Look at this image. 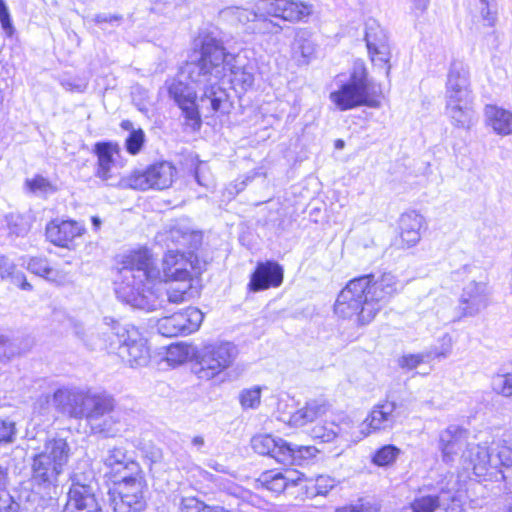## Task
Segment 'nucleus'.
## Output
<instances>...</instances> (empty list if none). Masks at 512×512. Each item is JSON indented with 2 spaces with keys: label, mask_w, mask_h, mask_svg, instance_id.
Returning <instances> with one entry per match:
<instances>
[{
  "label": "nucleus",
  "mask_w": 512,
  "mask_h": 512,
  "mask_svg": "<svg viewBox=\"0 0 512 512\" xmlns=\"http://www.w3.org/2000/svg\"><path fill=\"white\" fill-rule=\"evenodd\" d=\"M199 57L188 61L168 85L170 97L178 104L185 118V125L192 131L200 129L201 117L196 104L197 92L202 90L199 102L209 112L226 113L230 109L229 95L220 85L229 69L230 82L243 91L255 81V66L240 55L227 53L220 39L211 33L199 36Z\"/></svg>",
  "instance_id": "nucleus-1"
},
{
  "label": "nucleus",
  "mask_w": 512,
  "mask_h": 512,
  "mask_svg": "<svg viewBox=\"0 0 512 512\" xmlns=\"http://www.w3.org/2000/svg\"><path fill=\"white\" fill-rule=\"evenodd\" d=\"M398 290L399 281L389 272L356 277L338 294L334 312L343 319H354L359 325H367Z\"/></svg>",
  "instance_id": "nucleus-2"
},
{
  "label": "nucleus",
  "mask_w": 512,
  "mask_h": 512,
  "mask_svg": "<svg viewBox=\"0 0 512 512\" xmlns=\"http://www.w3.org/2000/svg\"><path fill=\"white\" fill-rule=\"evenodd\" d=\"M53 402L61 413L71 418L85 419L97 432L106 430L104 426L98 424V421L109 414L114 407L111 397L76 386L57 389L53 394Z\"/></svg>",
  "instance_id": "nucleus-3"
},
{
  "label": "nucleus",
  "mask_w": 512,
  "mask_h": 512,
  "mask_svg": "<svg viewBox=\"0 0 512 512\" xmlns=\"http://www.w3.org/2000/svg\"><path fill=\"white\" fill-rule=\"evenodd\" d=\"M380 91L367 75L363 65H355L346 82L330 93L331 102L341 111L359 106L377 108L380 106Z\"/></svg>",
  "instance_id": "nucleus-4"
},
{
  "label": "nucleus",
  "mask_w": 512,
  "mask_h": 512,
  "mask_svg": "<svg viewBox=\"0 0 512 512\" xmlns=\"http://www.w3.org/2000/svg\"><path fill=\"white\" fill-rule=\"evenodd\" d=\"M130 272H133V290L130 292V306L140 310H154L155 296L153 282L161 278V271L155 266L148 250L130 252Z\"/></svg>",
  "instance_id": "nucleus-5"
},
{
  "label": "nucleus",
  "mask_w": 512,
  "mask_h": 512,
  "mask_svg": "<svg viewBox=\"0 0 512 512\" xmlns=\"http://www.w3.org/2000/svg\"><path fill=\"white\" fill-rule=\"evenodd\" d=\"M70 454L71 449L66 439L55 437L46 440L43 449L33 457V480L44 487H55Z\"/></svg>",
  "instance_id": "nucleus-6"
},
{
  "label": "nucleus",
  "mask_w": 512,
  "mask_h": 512,
  "mask_svg": "<svg viewBox=\"0 0 512 512\" xmlns=\"http://www.w3.org/2000/svg\"><path fill=\"white\" fill-rule=\"evenodd\" d=\"M237 356V346L232 342L205 344L194 353L193 372L201 380H211L230 368Z\"/></svg>",
  "instance_id": "nucleus-7"
},
{
  "label": "nucleus",
  "mask_w": 512,
  "mask_h": 512,
  "mask_svg": "<svg viewBox=\"0 0 512 512\" xmlns=\"http://www.w3.org/2000/svg\"><path fill=\"white\" fill-rule=\"evenodd\" d=\"M251 446L256 453L270 456L284 465H301L303 460L313 457L316 452L312 446L292 445L270 434L255 435L251 439Z\"/></svg>",
  "instance_id": "nucleus-8"
},
{
  "label": "nucleus",
  "mask_w": 512,
  "mask_h": 512,
  "mask_svg": "<svg viewBox=\"0 0 512 512\" xmlns=\"http://www.w3.org/2000/svg\"><path fill=\"white\" fill-rule=\"evenodd\" d=\"M492 288L487 276L471 280L463 288L459 298V311L463 317H473L486 309L490 303Z\"/></svg>",
  "instance_id": "nucleus-9"
},
{
  "label": "nucleus",
  "mask_w": 512,
  "mask_h": 512,
  "mask_svg": "<svg viewBox=\"0 0 512 512\" xmlns=\"http://www.w3.org/2000/svg\"><path fill=\"white\" fill-rule=\"evenodd\" d=\"M195 265L190 258L185 259L177 253H166L162 261V274L165 281H172L171 286L190 297L194 296L192 277L188 268Z\"/></svg>",
  "instance_id": "nucleus-10"
},
{
  "label": "nucleus",
  "mask_w": 512,
  "mask_h": 512,
  "mask_svg": "<svg viewBox=\"0 0 512 512\" xmlns=\"http://www.w3.org/2000/svg\"><path fill=\"white\" fill-rule=\"evenodd\" d=\"M203 318V313L199 309L189 307L183 312L159 319L157 328L165 337L188 335L199 329Z\"/></svg>",
  "instance_id": "nucleus-11"
},
{
  "label": "nucleus",
  "mask_w": 512,
  "mask_h": 512,
  "mask_svg": "<svg viewBox=\"0 0 512 512\" xmlns=\"http://www.w3.org/2000/svg\"><path fill=\"white\" fill-rule=\"evenodd\" d=\"M110 467V480L112 486L109 488L110 505L113 512H128L125 490L128 485V463L123 459L119 460L116 452L107 459Z\"/></svg>",
  "instance_id": "nucleus-12"
},
{
  "label": "nucleus",
  "mask_w": 512,
  "mask_h": 512,
  "mask_svg": "<svg viewBox=\"0 0 512 512\" xmlns=\"http://www.w3.org/2000/svg\"><path fill=\"white\" fill-rule=\"evenodd\" d=\"M174 171V167L168 162L152 165L144 171H134L130 175V188L140 190L166 189L173 182Z\"/></svg>",
  "instance_id": "nucleus-13"
},
{
  "label": "nucleus",
  "mask_w": 512,
  "mask_h": 512,
  "mask_svg": "<svg viewBox=\"0 0 512 512\" xmlns=\"http://www.w3.org/2000/svg\"><path fill=\"white\" fill-rule=\"evenodd\" d=\"M258 10L288 22L303 21L313 12L312 5L297 0H260Z\"/></svg>",
  "instance_id": "nucleus-14"
},
{
  "label": "nucleus",
  "mask_w": 512,
  "mask_h": 512,
  "mask_svg": "<svg viewBox=\"0 0 512 512\" xmlns=\"http://www.w3.org/2000/svg\"><path fill=\"white\" fill-rule=\"evenodd\" d=\"M472 438L470 432L459 425L452 424L442 430L438 439L442 460L447 464L454 462L459 453H463L467 448Z\"/></svg>",
  "instance_id": "nucleus-15"
},
{
  "label": "nucleus",
  "mask_w": 512,
  "mask_h": 512,
  "mask_svg": "<svg viewBox=\"0 0 512 512\" xmlns=\"http://www.w3.org/2000/svg\"><path fill=\"white\" fill-rule=\"evenodd\" d=\"M94 153L97 155L96 176L103 181L114 185L119 176V169L122 167L118 162L119 146L114 142H97L94 145Z\"/></svg>",
  "instance_id": "nucleus-16"
},
{
  "label": "nucleus",
  "mask_w": 512,
  "mask_h": 512,
  "mask_svg": "<svg viewBox=\"0 0 512 512\" xmlns=\"http://www.w3.org/2000/svg\"><path fill=\"white\" fill-rule=\"evenodd\" d=\"M365 41L371 61L374 65L384 67L390 60V46L386 32L376 20L369 19L366 22Z\"/></svg>",
  "instance_id": "nucleus-17"
},
{
  "label": "nucleus",
  "mask_w": 512,
  "mask_h": 512,
  "mask_svg": "<svg viewBox=\"0 0 512 512\" xmlns=\"http://www.w3.org/2000/svg\"><path fill=\"white\" fill-rule=\"evenodd\" d=\"M166 241L176 246L175 250L169 249L167 253H177L185 259L191 257L195 263L197 257L194 252L202 244V233L192 230L186 225H175L168 231Z\"/></svg>",
  "instance_id": "nucleus-18"
},
{
  "label": "nucleus",
  "mask_w": 512,
  "mask_h": 512,
  "mask_svg": "<svg viewBox=\"0 0 512 512\" xmlns=\"http://www.w3.org/2000/svg\"><path fill=\"white\" fill-rule=\"evenodd\" d=\"M398 420L397 404L384 401L375 405L362 423L361 439L371 432L392 429Z\"/></svg>",
  "instance_id": "nucleus-19"
},
{
  "label": "nucleus",
  "mask_w": 512,
  "mask_h": 512,
  "mask_svg": "<svg viewBox=\"0 0 512 512\" xmlns=\"http://www.w3.org/2000/svg\"><path fill=\"white\" fill-rule=\"evenodd\" d=\"M473 439L470 440L467 448L461 454V459L464 464L473 469L476 476L482 477L488 474L490 470L495 469L496 459L487 443H475Z\"/></svg>",
  "instance_id": "nucleus-20"
},
{
  "label": "nucleus",
  "mask_w": 512,
  "mask_h": 512,
  "mask_svg": "<svg viewBox=\"0 0 512 512\" xmlns=\"http://www.w3.org/2000/svg\"><path fill=\"white\" fill-rule=\"evenodd\" d=\"M85 232V227L74 220H51L46 225V237L54 245L70 248L75 238Z\"/></svg>",
  "instance_id": "nucleus-21"
},
{
  "label": "nucleus",
  "mask_w": 512,
  "mask_h": 512,
  "mask_svg": "<svg viewBox=\"0 0 512 512\" xmlns=\"http://www.w3.org/2000/svg\"><path fill=\"white\" fill-rule=\"evenodd\" d=\"M63 512H101L93 488L73 480Z\"/></svg>",
  "instance_id": "nucleus-22"
},
{
  "label": "nucleus",
  "mask_w": 512,
  "mask_h": 512,
  "mask_svg": "<svg viewBox=\"0 0 512 512\" xmlns=\"http://www.w3.org/2000/svg\"><path fill=\"white\" fill-rule=\"evenodd\" d=\"M283 282V268L274 261L258 263L255 271L252 273L249 289L253 292L278 287Z\"/></svg>",
  "instance_id": "nucleus-23"
},
{
  "label": "nucleus",
  "mask_w": 512,
  "mask_h": 512,
  "mask_svg": "<svg viewBox=\"0 0 512 512\" xmlns=\"http://www.w3.org/2000/svg\"><path fill=\"white\" fill-rule=\"evenodd\" d=\"M446 100H472L469 73L461 63H453L446 82Z\"/></svg>",
  "instance_id": "nucleus-24"
},
{
  "label": "nucleus",
  "mask_w": 512,
  "mask_h": 512,
  "mask_svg": "<svg viewBox=\"0 0 512 512\" xmlns=\"http://www.w3.org/2000/svg\"><path fill=\"white\" fill-rule=\"evenodd\" d=\"M303 481L304 474L296 470H285L284 472L265 471L257 480L260 486L275 495L281 494L290 486H299Z\"/></svg>",
  "instance_id": "nucleus-25"
},
{
  "label": "nucleus",
  "mask_w": 512,
  "mask_h": 512,
  "mask_svg": "<svg viewBox=\"0 0 512 512\" xmlns=\"http://www.w3.org/2000/svg\"><path fill=\"white\" fill-rule=\"evenodd\" d=\"M351 428L352 425L349 421H344L341 424L325 421L314 425L310 430V436L323 443H329L334 440L345 443L361 440V437L354 436V433L349 432V429Z\"/></svg>",
  "instance_id": "nucleus-26"
},
{
  "label": "nucleus",
  "mask_w": 512,
  "mask_h": 512,
  "mask_svg": "<svg viewBox=\"0 0 512 512\" xmlns=\"http://www.w3.org/2000/svg\"><path fill=\"white\" fill-rule=\"evenodd\" d=\"M440 348L431 347L430 349L417 354H404L398 358L397 364L400 368L411 371L419 367L421 364L429 363L435 358H446L451 353L452 339L451 336L445 334L442 339Z\"/></svg>",
  "instance_id": "nucleus-27"
},
{
  "label": "nucleus",
  "mask_w": 512,
  "mask_h": 512,
  "mask_svg": "<svg viewBox=\"0 0 512 512\" xmlns=\"http://www.w3.org/2000/svg\"><path fill=\"white\" fill-rule=\"evenodd\" d=\"M424 218L416 211L403 213L399 220L400 236L407 247L415 246L421 239Z\"/></svg>",
  "instance_id": "nucleus-28"
},
{
  "label": "nucleus",
  "mask_w": 512,
  "mask_h": 512,
  "mask_svg": "<svg viewBox=\"0 0 512 512\" xmlns=\"http://www.w3.org/2000/svg\"><path fill=\"white\" fill-rule=\"evenodd\" d=\"M27 269L31 273L59 286L68 282V274L62 269L52 267L44 257L30 258L27 262Z\"/></svg>",
  "instance_id": "nucleus-29"
},
{
  "label": "nucleus",
  "mask_w": 512,
  "mask_h": 512,
  "mask_svg": "<svg viewBox=\"0 0 512 512\" xmlns=\"http://www.w3.org/2000/svg\"><path fill=\"white\" fill-rule=\"evenodd\" d=\"M328 411V405L321 400H310L305 406L295 411L289 419V424L293 427H303L309 423L315 422L324 416Z\"/></svg>",
  "instance_id": "nucleus-30"
},
{
  "label": "nucleus",
  "mask_w": 512,
  "mask_h": 512,
  "mask_svg": "<svg viewBox=\"0 0 512 512\" xmlns=\"http://www.w3.org/2000/svg\"><path fill=\"white\" fill-rule=\"evenodd\" d=\"M148 340L139 328H130V367L146 366L150 361Z\"/></svg>",
  "instance_id": "nucleus-31"
},
{
  "label": "nucleus",
  "mask_w": 512,
  "mask_h": 512,
  "mask_svg": "<svg viewBox=\"0 0 512 512\" xmlns=\"http://www.w3.org/2000/svg\"><path fill=\"white\" fill-rule=\"evenodd\" d=\"M127 274L128 254L124 252L115 257L110 274L115 294L124 303L128 302Z\"/></svg>",
  "instance_id": "nucleus-32"
},
{
  "label": "nucleus",
  "mask_w": 512,
  "mask_h": 512,
  "mask_svg": "<svg viewBox=\"0 0 512 512\" xmlns=\"http://www.w3.org/2000/svg\"><path fill=\"white\" fill-rule=\"evenodd\" d=\"M486 123L501 136L512 135V112L503 108L487 105L485 107Z\"/></svg>",
  "instance_id": "nucleus-33"
},
{
  "label": "nucleus",
  "mask_w": 512,
  "mask_h": 512,
  "mask_svg": "<svg viewBox=\"0 0 512 512\" xmlns=\"http://www.w3.org/2000/svg\"><path fill=\"white\" fill-rule=\"evenodd\" d=\"M471 103L472 100H465V102L446 100V113L454 126L469 128L473 115Z\"/></svg>",
  "instance_id": "nucleus-34"
},
{
  "label": "nucleus",
  "mask_w": 512,
  "mask_h": 512,
  "mask_svg": "<svg viewBox=\"0 0 512 512\" xmlns=\"http://www.w3.org/2000/svg\"><path fill=\"white\" fill-rule=\"evenodd\" d=\"M146 490L147 484L142 475L130 476V512H141L146 508Z\"/></svg>",
  "instance_id": "nucleus-35"
},
{
  "label": "nucleus",
  "mask_w": 512,
  "mask_h": 512,
  "mask_svg": "<svg viewBox=\"0 0 512 512\" xmlns=\"http://www.w3.org/2000/svg\"><path fill=\"white\" fill-rule=\"evenodd\" d=\"M0 277L3 280L9 279L22 290H32V285L27 281L25 274L17 271L15 264L3 255H0Z\"/></svg>",
  "instance_id": "nucleus-36"
},
{
  "label": "nucleus",
  "mask_w": 512,
  "mask_h": 512,
  "mask_svg": "<svg viewBox=\"0 0 512 512\" xmlns=\"http://www.w3.org/2000/svg\"><path fill=\"white\" fill-rule=\"evenodd\" d=\"M493 444L495 447L492 448V451L496 452L495 470L500 466L512 467V435L506 433L503 438L498 439Z\"/></svg>",
  "instance_id": "nucleus-37"
},
{
  "label": "nucleus",
  "mask_w": 512,
  "mask_h": 512,
  "mask_svg": "<svg viewBox=\"0 0 512 512\" xmlns=\"http://www.w3.org/2000/svg\"><path fill=\"white\" fill-rule=\"evenodd\" d=\"M314 52V43L305 37L304 32L297 33L292 45V53L298 63L301 65L308 64L312 59Z\"/></svg>",
  "instance_id": "nucleus-38"
},
{
  "label": "nucleus",
  "mask_w": 512,
  "mask_h": 512,
  "mask_svg": "<svg viewBox=\"0 0 512 512\" xmlns=\"http://www.w3.org/2000/svg\"><path fill=\"white\" fill-rule=\"evenodd\" d=\"M222 15L229 21L242 25H245L251 21H256L258 17L261 18L264 16L262 11L258 10V3L256 4L255 10L253 11L240 7H227L222 10Z\"/></svg>",
  "instance_id": "nucleus-39"
},
{
  "label": "nucleus",
  "mask_w": 512,
  "mask_h": 512,
  "mask_svg": "<svg viewBox=\"0 0 512 512\" xmlns=\"http://www.w3.org/2000/svg\"><path fill=\"white\" fill-rule=\"evenodd\" d=\"M401 450L392 444H387L377 449L372 456V463L378 467H388L395 463Z\"/></svg>",
  "instance_id": "nucleus-40"
},
{
  "label": "nucleus",
  "mask_w": 512,
  "mask_h": 512,
  "mask_svg": "<svg viewBox=\"0 0 512 512\" xmlns=\"http://www.w3.org/2000/svg\"><path fill=\"white\" fill-rule=\"evenodd\" d=\"M336 485V481L327 475H320L316 478L314 484L310 487L305 485L307 495L315 497L317 495H327Z\"/></svg>",
  "instance_id": "nucleus-41"
},
{
  "label": "nucleus",
  "mask_w": 512,
  "mask_h": 512,
  "mask_svg": "<svg viewBox=\"0 0 512 512\" xmlns=\"http://www.w3.org/2000/svg\"><path fill=\"white\" fill-rule=\"evenodd\" d=\"M219 506H210L195 497L182 498L177 512H217Z\"/></svg>",
  "instance_id": "nucleus-42"
},
{
  "label": "nucleus",
  "mask_w": 512,
  "mask_h": 512,
  "mask_svg": "<svg viewBox=\"0 0 512 512\" xmlns=\"http://www.w3.org/2000/svg\"><path fill=\"white\" fill-rule=\"evenodd\" d=\"M380 505L370 499L360 498L354 503L338 507L336 512H379Z\"/></svg>",
  "instance_id": "nucleus-43"
},
{
  "label": "nucleus",
  "mask_w": 512,
  "mask_h": 512,
  "mask_svg": "<svg viewBox=\"0 0 512 512\" xmlns=\"http://www.w3.org/2000/svg\"><path fill=\"white\" fill-rule=\"evenodd\" d=\"M18 355L17 348L9 336L0 332V365H6Z\"/></svg>",
  "instance_id": "nucleus-44"
},
{
  "label": "nucleus",
  "mask_w": 512,
  "mask_h": 512,
  "mask_svg": "<svg viewBox=\"0 0 512 512\" xmlns=\"http://www.w3.org/2000/svg\"><path fill=\"white\" fill-rule=\"evenodd\" d=\"M26 186L31 192L38 195H46L56 191V188L49 180L39 175L26 180Z\"/></svg>",
  "instance_id": "nucleus-45"
},
{
  "label": "nucleus",
  "mask_w": 512,
  "mask_h": 512,
  "mask_svg": "<svg viewBox=\"0 0 512 512\" xmlns=\"http://www.w3.org/2000/svg\"><path fill=\"white\" fill-rule=\"evenodd\" d=\"M16 437V423L8 418H0V445L12 444Z\"/></svg>",
  "instance_id": "nucleus-46"
},
{
  "label": "nucleus",
  "mask_w": 512,
  "mask_h": 512,
  "mask_svg": "<svg viewBox=\"0 0 512 512\" xmlns=\"http://www.w3.org/2000/svg\"><path fill=\"white\" fill-rule=\"evenodd\" d=\"M439 507V497L427 495L416 498L412 503L413 512H434Z\"/></svg>",
  "instance_id": "nucleus-47"
},
{
  "label": "nucleus",
  "mask_w": 512,
  "mask_h": 512,
  "mask_svg": "<svg viewBox=\"0 0 512 512\" xmlns=\"http://www.w3.org/2000/svg\"><path fill=\"white\" fill-rule=\"evenodd\" d=\"M261 388L256 386L243 390L240 394V403L244 409H255L260 405Z\"/></svg>",
  "instance_id": "nucleus-48"
},
{
  "label": "nucleus",
  "mask_w": 512,
  "mask_h": 512,
  "mask_svg": "<svg viewBox=\"0 0 512 512\" xmlns=\"http://www.w3.org/2000/svg\"><path fill=\"white\" fill-rule=\"evenodd\" d=\"M493 390L503 396L512 395V373L497 375L492 381Z\"/></svg>",
  "instance_id": "nucleus-49"
},
{
  "label": "nucleus",
  "mask_w": 512,
  "mask_h": 512,
  "mask_svg": "<svg viewBox=\"0 0 512 512\" xmlns=\"http://www.w3.org/2000/svg\"><path fill=\"white\" fill-rule=\"evenodd\" d=\"M146 141L145 133L142 129H134L130 123V155L138 154Z\"/></svg>",
  "instance_id": "nucleus-50"
},
{
  "label": "nucleus",
  "mask_w": 512,
  "mask_h": 512,
  "mask_svg": "<svg viewBox=\"0 0 512 512\" xmlns=\"http://www.w3.org/2000/svg\"><path fill=\"white\" fill-rule=\"evenodd\" d=\"M474 5H480V15L486 26H492L495 21V13L492 11L493 0H471Z\"/></svg>",
  "instance_id": "nucleus-51"
},
{
  "label": "nucleus",
  "mask_w": 512,
  "mask_h": 512,
  "mask_svg": "<svg viewBox=\"0 0 512 512\" xmlns=\"http://www.w3.org/2000/svg\"><path fill=\"white\" fill-rule=\"evenodd\" d=\"M262 13L264 16L257 18L259 24L257 25L256 29L258 32L263 34H279L282 31V27L278 23L268 19L267 17L269 15L266 14L265 11H262Z\"/></svg>",
  "instance_id": "nucleus-52"
},
{
  "label": "nucleus",
  "mask_w": 512,
  "mask_h": 512,
  "mask_svg": "<svg viewBox=\"0 0 512 512\" xmlns=\"http://www.w3.org/2000/svg\"><path fill=\"white\" fill-rule=\"evenodd\" d=\"M0 24L8 36L14 32V26L11 20L9 9L4 0H0Z\"/></svg>",
  "instance_id": "nucleus-53"
},
{
  "label": "nucleus",
  "mask_w": 512,
  "mask_h": 512,
  "mask_svg": "<svg viewBox=\"0 0 512 512\" xmlns=\"http://www.w3.org/2000/svg\"><path fill=\"white\" fill-rule=\"evenodd\" d=\"M188 356L186 347L180 345H171L167 351V360L174 363H182Z\"/></svg>",
  "instance_id": "nucleus-54"
},
{
  "label": "nucleus",
  "mask_w": 512,
  "mask_h": 512,
  "mask_svg": "<svg viewBox=\"0 0 512 512\" xmlns=\"http://www.w3.org/2000/svg\"><path fill=\"white\" fill-rule=\"evenodd\" d=\"M0 512H18V504L8 491H2L0 494Z\"/></svg>",
  "instance_id": "nucleus-55"
},
{
  "label": "nucleus",
  "mask_w": 512,
  "mask_h": 512,
  "mask_svg": "<svg viewBox=\"0 0 512 512\" xmlns=\"http://www.w3.org/2000/svg\"><path fill=\"white\" fill-rule=\"evenodd\" d=\"M61 84L67 91L71 92L82 93L87 88V82L79 79H64Z\"/></svg>",
  "instance_id": "nucleus-56"
},
{
  "label": "nucleus",
  "mask_w": 512,
  "mask_h": 512,
  "mask_svg": "<svg viewBox=\"0 0 512 512\" xmlns=\"http://www.w3.org/2000/svg\"><path fill=\"white\" fill-rule=\"evenodd\" d=\"M184 290L176 289L173 286H170L168 289V301L170 303L180 304L186 301H189L192 297L183 293Z\"/></svg>",
  "instance_id": "nucleus-57"
},
{
  "label": "nucleus",
  "mask_w": 512,
  "mask_h": 512,
  "mask_svg": "<svg viewBox=\"0 0 512 512\" xmlns=\"http://www.w3.org/2000/svg\"><path fill=\"white\" fill-rule=\"evenodd\" d=\"M195 179H196L197 183L201 186H204L206 188L213 187V180L209 175H207V173H205L203 165H199L196 168Z\"/></svg>",
  "instance_id": "nucleus-58"
},
{
  "label": "nucleus",
  "mask_w": 512,
  "mask_h": 512,
  "mask_svg": "<svg viewBox=\"0 0 512 512\" xmlns=\"http://www.w3.org/2000/svg\"><path fill=\"white\" fill-rule=\"evenodd\" d=\"M93 20L98 25H104L106 23L118 22L119 19L117 16L101 13L96 15Z\"/></svg>",
  "instance_id": "nucleus-59"
},
{
  "label": "nucleus",
  "mask_w": 512,
  "mask_h": 512,
  "mask_svg": "<svg viewBox=\"0 0 512 512\" xmlns=\"http://www.w3.org/2000/svg\"><path fill=\"white\" fill-rule=\"evenodd\" d=\"M191 444L196 448L197 451H201V449L205 446V439L203 436L196 435L192 438Z\"/></svg>",
  "instance_id": "nucleus-60"
},
{
  "label": "nucleus",
  "mask_w": 512,
  "mask_h": 512,
  "mask_svg": "<svg viewBox=\"0 0 512 512\" xmlns=\"http://www.w3.org/2000/svg\"><path fill=\"white\" fill-rule=\"evenodd\" d=\"M411 1L413 3L414 8L420 12H423L424 10H426V8L429 4V0H411Z\"/></svg>",
  "instance_id": "nucleus-61"
},
{
  "label": "nucleus",
  "mask_w": 512,
  "mask_h": 512,
  "mask_svg": "<svg viewBox=\"0 0 512 512\" xmlns=\"http://www.w3.org/2000/svg\"><path fill=\"white\" fill-rule=\"evenodd\" d=\"M209 467H211L212 469H214L217 472H221V473L227 472L226 467L224 465H222V464L217 463V462L210 463Z\"/></svg>",
  "instance_id": "nucleus-62"
},
{
  "label": "nucleus",
  "mask_w": 512,
  "mask_h": 512,
  "mask_svg": "<svg viewBox=\"0 0 512 512\" xmlns=\"http://www.w3.org/2000/svg\"><path fill=\"white\" fill-rule=\"evenodd\" d=\"M91 221H92V225H93V228L95 229V231H98L101 227V223H102L101 219L97 216H93L91 218Z\"/></svg>",
  "instance_id": "nucleus-63"
},
{
  "label": "nucleus",
  "mask_w": 512,
  "mask_h": 512,
  "mask_svg": "<svg viewBox=\"0 0 512 512\" xmlns=\"http://www.w3.org/2000/svg\"><path fill=\"white\" fill-rule=\"evenodd\" d=\"M343 146H344V142H343L342 140H338V141L336 142V147H337V148H342Z\"/></svg>",
  "instance_id": "nucleus-64"
}]
</instances>
